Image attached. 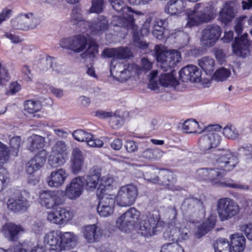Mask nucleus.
<instances>
[{
	"label": "nucleus",
	"mask_w": 252,
	"mask_h": 252,
	"mask_svg": "<svg viewBox=\"0 0 252 252\" xmlns=\"http://www.w3.org/2000/svg\"><path fill=\"white\" fill-rule=\"evenodd\" d=\"M239 161L238 158L230 152L226 151L221 154L217 158L216 164L217 167L213 168H204L197 170V176L200 180L210 182L212 185L218 187H228L240 189H248L249 187L241 184L232 180H228L224 182L221 179L225 172L232 170Z\"/></svg>",
	"instance_id": "nucleus-1"
},
{
	"label": "nucleus",
	"mask_w": 252,
	"mask_h": 252,
	"mask_svg": "<svg viewBox=\"0 0 252 252\" xmlns=\"http://www.w3.org/2000/svg\"><path fill=\"white\" fill-rule=\"evenodd\" d=\"M185 220L192 223H197L205 216V208L202 201L190 196L186 198L181 206Z\"/></svg>",
	"instance_id": "nucleus-2"
},
{
	"label": "nucleus",
	"mask_w": 252,
	"mask_h": 252,
	"mask_svg": "<svg viewBox=\"0 0 252 252\" xmlns=\"http://www.w3.org/2000/svg\"><path fill=\"white\" fill-rule=\"evenodd\" d=\"M112 6L116 11L122 12V18L127 23L132 24L134 22L133 15L130 13H135L137 15L143 14L141 12H134L130 7L126 6L122 0H109ZM92 5L90 8L91 12L99 13L102 11L103 0H92Z\"/></svg>",
	"instance_id": "nucleus-3"
},
{
	"label": "nucleus",
	"mask_w": 252,
	"mask_h": 252,
	"mask_svg": "<svg viewBox=\"0 0 252 252\" xmlns=\"http://www.w3.org/2000/svg\"><path fill=\"white\" fill-rule=\"evenodd\" d=\"M154 52L157 61L164 71L171 69L181 60L180 52L177 50L167 51L161 45H156Z\"/></svg>",
	"instance_id": "nucleus-4"
},
{
	"label": "nucleus",
	"mask_w": 252,
	"mask_h": 252,
	"mask_svg": "<svg viewBox=\"0 0 252 252\" xmlns=\"http://www.w3.org/2000/svg\"><path fill=\"white\" fill-rule=\"evenodd\" d=\"M217 211L220 220L225 221L238 214L240 207L232 199L228 197L221 198L217 201Z\"/></svg>",
	"instance_id": "nucleus-5"
},
{
	"label": "nucleus",
	"mask_w": 252,
	"mask_h": 252,
	"mask_svg": "<svg viewBox=\"0 0 252 252\" xmlns=\"http://www.w3.org/2000/svg\"><path fill=\"white\" fill-rule=\"evenodd\" d=\"M212 18L210 7L203 4L197 3L195 5L193 11L188 14L187 26H198L201 23L209 22Z\"/></svg>",
	"instance_id": "nucleus-6"
},
{
	"label": "nucleus",
	"mask_w": 252,
	"mask_h": 252,
	"mask_svg": "<svg viewBox=\"0 0 252 252\" xmlns=\"http://www.w3.org/2000/svg\"><path fill=\"white\" fill-rule=\"evenodd\" d=\"M159 220V216L158 215L150 212L143 215L139 222V233L146 237L156 235Z\"/></svg>",
	"instance_id": "nucleus-7"
},
{
	"label": "nucleus",
	"mask_w": 252,
	"mask_h": 252,
	"mask_svg": "<svg viewBox=\"0 0 252 252\" xmlns=\"http://www.w3.org/2000/svg\"><path fill=\"white\" fill-rule=\"evenodd\" d=\"M138 194L137 187L132 184L121 187L116 195L117 204L122 207H127L134 203Z\"/></svg>",
	"instance_id": "nucleus-8"
},
{
	"label": "nucleus",
	"mask_w": 252,
	"mask_h": 252,
	"mask_svg": "<svg viewBox=\"0 0 252 252\" xmlns=\"http://www.w3.org/2000/svg\"><path fill=\"white\" fill-rule=\"evenodd\" d=\"M15 196L7 200L8 209L14 213L24 212L30 206V194L26 190H17Z\"/></svg>",
	"instance_id": "nucleus-9"
},
{
	"label": "nucleus",
	"mask_w": 252,
	"mask_h": 252,
	"mask_svg": "<svg viewBox=\"0 0 252 252\" xmlns=\"http://www.w3.org/2000/svg\"><path fill=\"white\" fill-rule=\"evenodd\" d=\"M113 182V179L112 177H103L97 190V194L100 196L101 194L102 195V196L100 197L98 204L109 207L113 210L115 204V199L113 195L108 194L106 190L112 189Z\"/></svg>",
	"instance_id": "nucleus-10"
},
{
	"label": "nucleus",
	"mask_w": 252,
	"mask_h": 252,
	"mask_svg": "<svg viewBox=\"0 0 252 252\" xmlns=\"http://www.w3.org/2000/svg\"><path fill=\"white\" fill-rule=\"evenodd\" d=\"M64 202L63 196L59 191L45 190L39 195V203L47 209H53L56 206L63 205Z\"/></svg>",
	"instance_id": "nucleus-11"
},
{
	"label": "nucleus",
	"mask_w": 252,
	"mask_h": 252,
	"mask_svg": "<svg viewBox=\"0 0 252 252\" xmlns=\"http://www.w3.org/2000/svg\"><path fill=\"white\" fill-rule=\"evenodd\" d=\"M140 216V212L135 208H130L117 220L116 224L122 230L128 232L133 227Z\"/></svg>",
	"instance_id": "nucleus-12"
},
{
	"label": "nucleus",
	"mask_w": 252,
	"mask_h": 252,
	"mask_svg": "<svg viewBox=\"0 0 252 252\" xmlns=\"http://www.w3.org/2000/svg\"><path fill=\"white\" fill-rule=\"evenodd\" d=\"M87 45V38L83 34H78L62 39L60 45L63 48L71 50L75 53L83 51Z\"/></svg>",
	"instance_id": "nucleus-13"
},
{
	"label": "nucleus",
	"mask_w": 252,
	"mask_h": 252,
	"mask_svg": "<svg viewBox=\"0 0 252 252\" xmlns=\"http://www.w3.org/2000/svg\"><path fill=\"white\" fill-rule=\"evenodd\" d=\"M73 217V213L68 209L56 206L53 210L48 212L47 219L51 223L57 224L66 223Z\"/></svg>",
	"instance_id": "nucleus-14"
},
{
	"label": "nucleus",
	"mask_w": 252,
	"mask_h": 252,
	"mask_svg": "<svg viewBox=\"0 0 252 252\" xmlns=\"http://www.w3.org/2000/svg\"><path fill=\"white\" fill-rule=\"evenodd\" d=\"M221 32V28L219 25H208L202 31L200 41L205 46L212 47L219 40Z\"/></svg>",
	"instance_id": "nucleus-15"
},
{
	"label": "nucleus",
	"mask_w": 252,
	"mask_h": 252,
	"mask_svg": "<svg viewBox=\"0 0 252 252\" xmlns=\"http://www.w3.org/2000/svg\"><path fill=\"white\" fill-rule=\"evenodd\" d=\"M12 24L15 29L26 31L36 27L38 24V20L32 13L20 14L13 21Z\"/></svg>",
	"instance_id": "nucleus-16"
},
{
	"label": "nucleus",
	"mask_w": 252,
	"mask_h": 252,
	"mask_svg": "<svg viewBox=\"0 0 252 252\" xmlns=\"http://www.w3.org/2000/svg\"><path fill=\"white\" fill-rule=\"evenodd\" d=\"M220 136L216 132L210 131L202 135L198 140V144L201 150L207 151L216 147L220 143Z\"/></svg>",
	"instance_id": "nucleus-17"
},
{
	"label": "nucleus",
	"mask_w": 252,
	"mask_h": 252,
	"mask_svg": "<svg viewBox=\"0 0 252 252\" xmlns=\"http://www.w3.org/2000/svg\"><path fill=\"white\" fill-rule=\"evenodd\" d=\"M179 76L183 82H198L201 80V71L196 66L190 64L182 68Z\"/></svg>",
	"instance_id": "nucleus-18"
},
{
	"label": "nucleus",
	"mask_w": 252,
	"mask_h": 252,
	"mask_svg": "<svg viewBox=\"0 0 252 252\" xmlns=\"http://www.w3.org/2000/svg\"><path fill=\"white\" fill-rule=\"evenodd\" d=\"M84 185V179L82 177H76L67 185L65 189L66 196L71 200H75L82 194Z\"/></svg>",
	"instance_id": "nucleus-19"
},
{
	"label": "nucleus",
	"mask_w": 252,
	"mask_h": 252,
	"mask_svg": "<svg viewBox=\"0 0 252 252\" xmlns=\"http://www.w3.org/2000/svg\"><path fill=\"white\" fill-rule=\"evenodd\" d=\"M248 36L247 33H244L240 37L235 38V43L232 44V49L237 56L245 58L249 54L250 44Z\"/></svg>",
	"instance_id": "nucleus-20"
},
{
	"label": "nucleus",
	"mask_w": 252,
	"mask_h": 252,
	"mask_svg": "<svg viewBox=\"0 0 252 252\" xmlns=\"http://www.w3.org/2000/svg\"><path fill=\"white\" fill-rule=\"evenodd\" d=\"M47 155L46 150H42L37 153L27 164L28 173L32 174L38 170L45 162Z\"/></svg>",
	"instance_id": "nucleus-21"
},
{
	"label": "nucleus",
	"mask_w": 252,
	"mask_h": 252,
	"mask_svg": "<svg viewBox=\"0 0 252 252\" xmlns=\"http://www.w3.org/2000/svg\"><path fill=\"white\" fill-rule=\"evenodd\" d=\"M83 233L86 241L93 243L98 241L102 236L103 231L96 224L88 225L83 228Z\"/></svg>",
	"instance_id": "nucleus-22"
},
{
	"label": "nucleus",
	"mask_w": 252,
	"mask_h": 252,
	"mask_svg": "<svg viewBox=\"0 0 252 252\" xmlns=\"http://www.w3.org/2000/svg\"><path fill=\"white\" fill-rule=\"evenodd\" d=\"M44 243L48 245L51 250L57 252L62 251L61 231L53 230L46 234L44 238Z\"/></svg>",
	"instance_id": "nucleus-23"
},
{
	"label": "nucleus",
	"mask_w": 252,
	"mask_h": 252,
	"mask_svg": "<svg viewBox=\"0 0 252 252\" xmlns=\"http://www.w3.org/2000/svg\"><path fill=\"white\" fill-rule=\"evenodd\" d=\"M67 177L66 173L63 168L52 171L47 178V182L50 187H59L64 182Z\"/></svg>",
	"instance_id": "nucleus-24"
},
{
	"label": "nucleus",
	"mask_w": 252,
	"mask_h": 252,
	"mask_svg": "<svg viewBox=\"0 0 252 252\" xmlns=\"http://www.w3.org/2000/svg\"><path fill=\"white\" fill-rule=\"evenodd\" d=\"M109 27L107 18L103 16H99L92 21L91 33L94 35H101L106 31Z\"/></svg>",
	"instance_id": "nucleus-25"
},
{
	"label": "nucleus",
	"mask_w": 252,
	"mask_h": 252,
	"mask_svg": "<svg viewBox=\"0 0 252 252\" xmlns=\"http://www.w3.org/2000/svg\"><path fill=\"white\" fill-rule=\"evenodd\" d=\"M174 174L168 170H163L160 173V177L158 178V184L165 186L170 190H177V188L175 186L176 179L174 177Z\"/></svg>",
	"instance_id": "nucleus-26"
},
{
	"label": "nucleus",
	"mask_w": 252,
	"mask_h": 252,
	"mask_svg": "<svg viewBox=\"0 0 252 252\" xmlns=\"http://www.w3.org/2000/svg\"><path fill=\"white\" fill-rule=\"evenodd\" d=\"M45 143V138L37 134H32L28 138L27 148L32 152H39L43 150Z\"/></svg>",
	"instance_id": "nucleus-27"
},
{
	"label": "nucleus",
	"mask_w": 252,
	"mask_h": 252,
	"mask_svg": "<svg viewBox=\"0 0 252 252\" xmlns=\"http://www.w3.org/2000/svg\"><path fill=\"white\" fill-rule=\"evenodd\" d=\"M71 168L74 174L79 173L83 167L84 157L81 151L78 148L73 149L71 153Z\"/></svg>",
	"instance_id": "nucleus-28"
},
{
	"label": "nucleus",
	"mask_w": 252,
	"mask_h": 252,
	"mask_svg": "<svg viewBox=\"0 0 252 252\" xmlns=\"http://www.w3.org/2000/svg\"><path fill=\"white\" fill-rule=\"evenodd\" d=\"M23 228L20 225L9 222L3 225L2 233L5 237L9 241H15L18 239V235Z\"/></svg>",
	"instance_id": "nucleus-29"
},
{
	"label": "nucleus",
	"mask_w": 252,
	"mask_h": 252,
	"mask_svg": "<svg viewBox=\"0 0 252 252\" xmlns=\"http://www.w3.org/2000/svg\"><path fill=\"white\" fill-rule=\"evenodd\" d=\"M61 243L62 251L70 249L76 246L77 237L73 232L61 231Z\"/></svg>",
	"instance_id": "nucleus-30"
},
{
	"label": "nucleus",
	"mask_w": 252,
	"mask_h": 252,
	"mask_svg": "<svg viewBox=\"0 0 252 252\" xmlns=\"http://www.w3.org/2000/svg\"><path fill=\"white\" fill-rule=\"evenodd\" d=\"M184 0H170L165 7V12L170 15H176L183 12L186 8Z\"/></svg>",
	"instance_id": "nucleus-31"
},
{
	"label": "nucleus",
	"mask_w": 252,
	"mask_h": 252,
	"mask_svg": "<svg viewBox=\"0 0 252 252\" xmlns=\"http://www.w3.org/2000/svg\"><path fill=\"white\" fill-rule=\"evenodd\" d=\"M101 177V169L97 167H92L84 181L87 187L91 189L96 188Z\"/></svg>",
	"instance_id": "nucleus-32"
},
{
	"label": "nucleus",
	"mask_w": 252,
	"mask_h": 252,
	"mask_svg": "<svg viewBox=\"0 0 252 252\" xmlns=\"http://www.w3.org/2000/svg\"><path fill=\"white\" fill-rule=\"evenodd\" d=\"M236 11L231 3H226L220 12L219 19L222 23L227 24L231 22L235 17Z\"/></svg>",
	"instance_id": "nucleus-33"
},
{
	"label": "nucleus",
	"mask_w": 252,
	"mask_h": 252,
	"mask_svg": "<svg viewBox=\"0 0 252 252\" xmlns=\"http://www.w3.org/2000/svg\"><path fill=\"white\" fill-rule=\"evenodd\" d=\"M163 152L158 148H146L139 154V157L148 161L158 160L161 158Z\"/></svg>",
	"instance_id": "nucleus-34"
},
{
	"label": "nucleus",
	"mask_w": 252,
	"mask_h": 252,
	"mask_svg": "<svg viewBox=\"0 0 252 252\" xmlns=\"http://www.w3.org/2000/svg\"><path fill=\"white\" fill-rule=\"evenodd\" d=\"M39 67L40 69L46 70L49 68H51L53 71L57 73H61L63 72V66L61 65L57 64L54 59L48 57L45 60H42Z\"/></svg>",
	"instance_id": "nucleus-35"
},
{
	"label": "nucleus",
	"mask_w": 252,
	"mask_h": 252,
	"mask_svg": "<svg viewBox=\"0 0 252 252\" xmlns=\"http://www.w3.org/2000/svg\"><path fill=\"white\" fill-rule=\"evenodd\" d=\"M231 246L234 252H243L245 248V239L239 233L232 235L230 237Z\"/></svg>",
	"instance_id": "nucleus-36"
},
{
	"label": "nucleus",
	"mask_w": 252,
	"mask_h": 252,
	"mask_svg": "<svg viewBox=\"0 0 252 252\" xmlns=\"http://www.w3.org/2000/svg\"><path fill=\"white\" fill-rule=\"evenodd\" d=\"M138 67V65L135 64H127L126 69L119 73L115 78L120 82H125L130 77L132 72L139 74Z\"/></svg>",
	"instance_id": "nucleus-37"
},
{
	"label": "nucleus",
	"mask_w": 252,
	"mask_h": 252,
	"mask_svg": "<svg viewBox=\"0 0 252 252\" xmlns=\"http://www.w3.org/2000/svg\"><path fill=\"white\" fill-rule=\"evenodd\" d=\"M215 60L210 57H203L198 60V65L206 74L211 75L215 69Z\"/></svg>",
	"instance_id": "nucleus-38"
},
{
	"label": "nucleus",
	"mask_w": 252,
	"mask_h": 252,
	"mask_svg": "<svg viewBox=\"0 0 252 252\" xmlns=\"http://www.w3.org/2000/svg\"><path fill=\"white\" fill-rule=\"evenodd\" d=\"M41 108V105L38 101L28 100L24 102V114L27 116L33 115L35 117L34 113L40 111Z\"/></svg>",
	"instance_id": "nucleus-39"
},
{
	"label": "nucleus",
	"mask_w": 252,
	"mask_h": 252,
	"mask_svg": "<svg viewBox=\"0 0 252 252\" xmlns=\"http://www.w3.org/2000/svg\"><path fill=\"white\" fill-rule=\"evenodd\" d=\"M68 147L66 143L62 140H58L52 147L51 153L65 157L66 156L68 152Z\"/></svg>",
	"instance_id": "nucleus-40"
},
{
	"label": "nucleus",
	"mask_w": 252,
	"mask_h": 252,
	"mask_svg": "<svg viewBox=\"0 0 252 252\" xmlns=\"http://www.w3.org/2000/svg\"><path fill=\"white\" fill-rule=\"evenodd\" d=\"M216 224L215 220L210 218L205 220L198 228L197 233L199 237H201L212 230Z\"/></svg>",
	"instance_id": "nucleus-41"
},
{
	"label": "nucleus",
	"mask_w": 252,
	"mask_h": 252,
	"mask_svg": "<svg viewBox=\"0 0 252 252\" xmlns=\"http://www.w3.org/2000/svg\"><path fill=\"white\" fill-rule=\"evenodd\" d=\"M216 224L215 220L210 218L205 220L198 228L197 233L199 237H201L212 230Z\"/></svg>",
	"instance_id": "nucleus-42"
},
{
	"label": "nucleus",
	"mask_w": 252,
	"mask_h": 252,
	"mask_svg": "<svg viewBox=\"0 0 252 252\" xmlns=\"http://www.w3.org/2000/svg\"><path fill=\"white\" fill-rule=\"evenodd\" d=\"M110 71L111 75L115 78L119 73L126 69L127 64L124 63H118L116 59H112L110 63Z\"/></svg>",
	"instance_id": "nucleus-43"
},
{
	"label": "nucleus",
	"mask_w": 252,
	"mask_h": 252,
	"mask_svg": "<svg viewBox=\"0 0 252 252\" xmlns=\"http://www.w3.org/2000/svg\"><path fill=\"white\" fill-rule=\"evenodd\" d=\"M189 230L185 227H181V228H175L171 231L173 233L171 237H169L171 240L176 238L180 239L181 241L187 240L189 238Z\"/></svg>",
	"instance_id": "nucleus-44"
},
{
	"label": "nucleus",
	"mask_w": 252,
	"mask_h": 252,
	"mask_svg": "<svg viewBox=\"0 0 252 252\" xmlns=\"http://www.w3.org/2000/svg\"><path fill=\"white\" fill-rule=\"evenodd\" d=\"M214 247L215 252H231L229 242L223 238L217 240Z\"/></svg>",
	"instance_id": "nucleus-45"
},
{
	"label": "nucleus",
	"mask_w": 252,
	"mask_h": 252,
	"mask_svg": "<svg viewBox=\"0 0 252 252\" xmlns=\"http://www.w3.org/2000/svg\"><path fill=\"white\" fill-rule=\"evenodd\" d=\"M175 71V70L172 69L169 73L161 74L159 79L160 84L164 87L173 84L175 80L174 75Z\"/></svg>",
	"instance_id": "nucleus-46"
},
{
	"label": "nucleus",
	"mask_w": 252,
	"mask_h": 252,
	"mask_svg": "<svg viewBox=\"0 0 252 252\" xmlns=\"http://www.w3.org/2000/svg\"><path fill=\"white\" fill-rule=\"evenodd\" d=\"M65 162L64 157L51 153L48 158V163L52 167L63 165Z\"/></svg>",
	"instance_id": "nucleus-47"
},
{
	"label": "nucleus",
	"mask_w": 252,
	"mask_h": 252,
	"mask_svg": "<svg viewBox=\"0 0 252 252\" xmlns=\"http://www.w3.org/2000/svg\"><path fill=\"white\" fill-rule=\"evenodd\" d=\"M223 135L228 139H235L239 136L238 130L231 125L226 126L223 129Z\"/></svg>",
	"instance_id": "nucleus-48"
},
{
	"label": "nucleus",
	"mask_w": 252,
	"mask_h": 252,
	"mask_svg": "<svg viewBox=\"0 0 252 252\" xmlns=\"http://www.w3.org/2000/svg\"><path fill=\"white\" fill-rule=\"evenodd\" d=\"M72 136L77 141L87 142L92 137V134L83 129H77L72 132Z\"/></svg>",
	"instance_id": "nucleus-49"
},
{
	"label": "nucleus",
	"mask_w": 252,
	"mask_h": 252,
	"mask_svg": "<svg viewBox=\"0 0 252 252\" xmlns=\"http://www.w3.org/2000/svg\"><path fill=\"white\" fill-rule=\"evenodd\" d=\"M230 71L224 67L218 69L213 75V78L217 81H222L226 79L230 75Z\"/></svg>",
	"instance_id": "nucleus-50"
},
{
	"label": "nucleus",
	"mask_w": 252,
	"mask_h": 252,
	"mask_svg": "<svg viewBox=\"0 0 252 252\" xmlns=\"http://www.w3.org/2000/svg\"><path fill=\"white\" fill-rule=\"evenodd\" d=\"M160 252H184V250L177 243H172L163 245Z\"/></svg>",
	"instance_id": "nucleus-51"
},
{
	"label": "nucleus",
	"mask_w": 252,
	"mask_h": 252,
	"mask_svg": "<svg viewBox=\"0 0 252 252\" xmlns=\"http://www.w3.org/2000/svg\"><path fill=\"white\" fill-rule=\"evenodd\" d=\"M198 123L193 120H188L183 124V129L186 133L197 132V128L198 127Z\"/></svg>",
	"instance_id": "nucleus-52"
},
{
	"label": "nucleus",
	"mask_w": 252,
	"mask_h": 252,
	"mask_svg": "<svg viewBox=\"0 0 252 252\" xmlns=\"http://www.w3.org/2000/svg\"><path fill=\"white\" fill-rule=\"evenodd\" d=\"M83 19L81 9L79 7H75L73 8L70 22L73 25L76 26Z\"/></svg>",
	"instance_id": "nucleus-53"
},
{
	"label": "nucleus",
	"mask_w": 252,
	"mask_h": 252,
	"mask_svg": "<svg viewBox=\"0 0 252 252\" xmlns=\"http://www.w3.org/2000/svg\"><path fill=\"white\" fill-rule=\"evenodd\" d=\"M133 42L138 47L145 49L148 47V44L143 40V36L137 31L133 30Z\"/></svg>",
	"instance_id": "nucleus-54"
},
{
	"label": "nucleus",
	"mask_w": 252,
	"mask_h": 252,
	"mask_svg": "<svg viewBox=\"0 0 252 252\" xmlns=\"http://www.w3.org/2000/svg\"><path fill=\"white\" fill-rule=\"evenodd\" d=\"M9 153L8 147L0 142V164H3L8 160ZM0 166H1V164H0Z\"/></svg>",
	"instance_id": "nucleus-55"
},
{
	"label": "nucleus",
	"mask_w": 252,
	"mask_h": 252,
	"mask_svg": "<svg viewBox=\"0 0 252 252\" xmlns=\"http://www.w3.org/2000/svg\"><path fill=\"white\" fill-rule=\"evenodd\" d=\"M157 169H151L144 174L145 180L154 183H158V176H157Z\"/></svg>",
	"instance_id": "nucleus-56"
},
{
	"label": "nucleus",
	"mask_w": 252,
	"mask_h": 252,
	"mask_svg": "<svg viewBox=\"0 0 252 252\" xmlns=\"http://www.w3.org/2000/svg\"><path fill=\"white\" fill-rule=\"evenodd\" d=\"M130 55L131 51L127 47H120L117 49V60L126 59L128 58Z\"/></svg>",
	"instance_id": "nucleus-57"
},
{
	"label": "nucleus",
	"mask_w": 252,
	"mask_h": 252,
	"mask_svg": "<svg viewBox=\"0 0 252 252\" xmlns=\"http://www.w3.org/2000/svg\"><path fill=\"white\" fill-rule=\"evenodd\" d=\"M114 210L110 209L109 207L103 206L98 204L97 207V212L101 217H106L110 216L113 213Z\"/></svg>",
	"instance_id": "nucleus-58"
},
{
	"label": "nucleus",
	"mask_w": 252,
	"mask_h": 252,
	"mask_svg": "<svg viewBox=\"0 0 252 252\" xmlns=\"http://www.w3.org/2000/svg\"><path fill=\"white\" fill-rule=\"evenodd\" d=\"M98 52V46L96 44H91L87 49L85 54L90 58H94Z\"/></svg>",
	"instance_id": "nucleus-59"
},
{
	"label": "nucleus",
	"mask_w": 252,
	"mask_h": 252,
	"mask_svg": "<svg viewBox=\"0 0 252 252\" xmlns=\"http://www.w3.org/2000/svg\"><path fill=\"white\" fill-rule=\"evenodd\" d=\"M247 19L246 16L240 17L236 20V24L235 26V31L239 35L243 31V25L245 24Z\"/></svg>",
	"instance_id": "nucleus-60"
},
{
	"label": "nucleus",
	"mask_w": 252,
	"mask_h": 252,
	"mask_svg": "<svg viewBox=\"0 0 252 252\" xmlns=\"http://www.w3.org/2000/svg\"><path fill=\"white\" fill-rule=\"evenodd\" d=\"M152 63L150 62L147 58H142L141 61V67L138 66L139 73L142 70L146 71L151 70L152 68Z\"/></svg>",
	"instance_id": "nucleus-61"
},
{
	"label": "nucleus",
	"mask_w": 252,
	"mask_h": 252,
	"mask_svg": "<svg viewBox=\"0 0 252 252\" xmlns=\"http://www.w3.org/2000/svg\"><path fill=\"white\" fill-rule=\"evenodd\" d=\"M76 26L78 29H80V31L82 32L90 30L91 32L92 22L86 21L83 19Z\"/></svg>",
	"instance_id": "nucleus-62"
},
{
	"label": "nucleus",
	"mask_w": 252,
	"mask_h": 252,
	"mask_svg": "<svg viewBox=\"0 0 252 252\" xmlns=\"http://www.w3.org/2000/svg\"><path fill=\"white\" fill-rule=\"evenodd\" d=\"M240 229L246 235L247 238L252 241V224L249 223L242 225Z\"/></svg>",
	"instance_id": "nucleus-63"
},
{
	"label": "nucleus",
	"mask_w": 252,
	"mask_h": 252,
	"mask_svg": "<svg viewBox=\"0 0 252 252\" xmlns=\"http://www.w3.org/2000/svg\"><path fill=\"white\" fill-rule=\"evenodd\" d=\"M21 139L20 136H15L12 137L10 140L9 144L11 148L16 151V153H17L21 143Z\"/></svg>",
	"instance_id": "nucleus-64"
}]
</instances>
